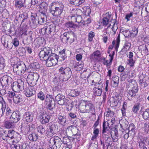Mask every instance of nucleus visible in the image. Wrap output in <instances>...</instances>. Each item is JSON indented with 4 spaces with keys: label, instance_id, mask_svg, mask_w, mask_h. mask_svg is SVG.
Listing matches in <instances>:
<instances>
[{
    "label": "nucleus",
    "instance_id": "obj_53",
    "mask_svg": "<svg viewBox=\"0 0 149 149\" xmlns=\"http://www.w3.org/2000/svg\"><path fill=\"white\" fill-rule=\"evenodd\" d=\"M21 18H23V19L22 22V23L25 20L27 19L28 15L27 13H24L21 15Z\"/></svg>",
    "mask_w": 149,
    "mask_h": 149
},
{
    "label": "nucleus",
    "instance_id": "obj_36",
    "mask_svg": "<svg viewBox=\"0 0 149 149\" xmlns=\"http://www.w3.org/2000/svg\"><path fill=\"white\" fill-rule=\"evenodd\" d=\"M31 20L33 23L34 25H36L38 23L39 18L37 17L36 15H32L31 16Z\"/></svg>",
    "mask_w": 149,
    "mask_h": 149
},
{
    "label": "nucleus",
    "instance_id": "obj_29",
    "mask_svg": "<svg viewBox=\"0 0 149 149\" xmlns=\"http://www.w3.org/2000/svg\"><path fill=\"white\" fill-rule=\"evenodd\" d=\"M15 5L16 8L19 9L24 7V2L21 0H15Z\"/></svg>",
    "mask_w": 149,
    "mask_h": 149
},
{
    "label": "nucleus",
    "instance_id": "obj_54",
    "mask_svg": "<svg viewBox=\"0 0 149 149\" xmlns=\"http://www.w3.org/2000/svg\"><path fill=\"white\" fill-rule=\"evenodd\" d=\"M6 106L1 107V109H0V118L2 117L4 114V112Z\"/></svg>",
    "mask_w": 149,
    "mask_h": 149
},
{
    "label": "nucleus",
    "instance_id": "obj_12",
    "mask_svg": "<svg viewBox=\"0 0 149 149\" xmlns=\"http://www.w3.org/2000/svg\"><path fill=\"white\" fill-rule=\"evenodd\" d=\"M138 91V87L137 86H134L130 89L127 94L128 99L130 100H132V97L136 95V93Z\"/></svg>",
    "mask_w": 149,
    "mask_h": 149
},
{
    "label": "nucleus",
    "instance_id": "obj_50",
    "mask_svg": "<svg viewBox=\"0 0 149 149\" xmlns=\"http://www.w3.org/2000/svg\"><path fill=\"white\" fill-rule=\"evenodd\" d=\"M106 116L107 117H111L113 116V114L112 111L108 109L105 112Z\"/></svg>",
    "mask_w": 149,
    "mask_h": 149
},
{
    "label": "nucleus",
    "instance_id": "obj_4",
    "mask_svg": "<svg viewBox=\"0 0 149 149\" xmlns=\"http://www.w3.org/2000/svg\"><path fill=\"white\" fill-rule=\"evenodd\" d=\"M26 70L24 64L19 63L15 64L13 67V70L17 75H21L24 74Z\"/></svg>",
    "mask_w": 149,
    "mask_h": 149
},
{
    "label": "nucleus",
    "instance_id": "obj_58",
    "mask_svg": "<svg viewBox=\"0 0 149 149\" xmlns=\"http://www.w3.org/2000/svg\"><path fill=\"white\" fill-rule=\"evenodd\" d=\"M130 31H129L127 29H125L123 31H122L123 34L125 37H130Z\"/></svg>",
    "mask_w": 149,
    "mask_h": 149
},
{
    "label": "nucleus",
    "instance_id": "obj_60",
    "mask_svg": "<svg viewBox=\"0 0 149 149\" xmlns=\"http://www.w3.org/2000/svg\"><path fill=\"white\" fill-rule=\"evenodd\" d=\"M69 35H70L69 33L66 32L64 33H63V36L62 39V41H64V42H65V40H67Z\"/></svg>",
    "mask_w": 149,
    "mask_h": 149
},
{
    "label": "nucleus",
    "instance_id": "obj_57",
    "mask_svg": "<svg viewBox=\"0 0 149 149\" xmlns=\"http://www.w3.org/2000/svg\"><path fill=\"white\" fill-rule=\"evenodd\" d=\"M86 72V75L84 77L85 78H88L90 76V75L92 74V72L90 71V70H86V71L85 72H84L83 73L84 74H85V73Z\"/></svg>",
    "mask_w": 149,
    "mask_h": 149
},
{
    "label": "nucleus",
    "instance_id": "obj_27",
    "mask_svg": "<svg viewBox=\"0 0 149 149\" xmlns=\"http://www.w3.org/2000/svg\"><path fill=\"white\" fill-rule=\"evenodd\" d=\"M81 11L85 15L88 16L89 15L91 12L90 7L88 6H85L83 7Z\"/></svg>",
    "mask_w": 149,
    "mask_h": 149
},
{
    "label": "nucleus",
    "instance_id": "obj_44",
    "mask_svg": "<svg viewBox=\"0 0 149 149\" xmlns=\"http://www.w3.org/2000/svg\"><path fill=\"white\" fill-rule=\"evenodd\" d=\"M128 129L129 132H131L134 133L135 130V127L133 123H132L129 125Z\"/></svg>",
    "mask_w": 149,
    "mask_h": 149
},
{
    "label": "nucleus",
    "instance_id": "obj_32",
    "mask_svg": "<svg viewBox=\"0 0 149 149\" xmlns=\"http://www.w3.org/2000/svg\"><path fill=\"white\" fill-rule=\"evenodd\" d=\"M139 108L140 104L139 103H137L134 105L132 108V114H137Z\"/></svg>",
    "mask_w": 149,
    "mask_h": 149
},
{
    "label": "nucleus",
    "instance_id": "obj_30",
    "mask_svg": "<svg viewBox=\"0 0 149 149\" xmlns=\"http://www.w3.org/2000/svg\"><path fill=\"white\" fill-rule=\"evenodd\" d=\"M14 123L10 119L9 121H6L4 122V126L7 128H10L14 126Z\"/></svg>",
    "mask_w": 149,
    "mask_h": 149
},
{
    "label": "nucleus",
    "instance_id": "obj_17",
    "mask_svg": "<svg viewBox=\"0 0 149 149\" xmlns=\"http://www.w3.org/2000/svg\"><path fill=\"white\" fill-rule=\"evenodd\" d=\"M46 3L45 2H42L41 4V6L43 7V8L45 10L44 11H42L41 12L42 15L40 17V19L42 20V22H44L45 18L47 19V15H46V11H47V6L45 5H46Z\"/></svg>",
    "mask_w": 149,
    "mask_h": 149
},
{
    "label": "nucleus",
    "instance_id": "obj_5",
    "mask_svg": "<svg viewBox=\"0 0 149 149\" xmlns=\"http://www.w3.org/2000/svg\"><path fill=\"white\" fill-rule=\"evenodd\" d=\"M59 73L62 74L64 79L68 80L70 78L72 75L71 69L68 67H61L59 69Z\"/></svg>",
    "mask_w": 149,
    "mask_h": 149
},
{
    "label": "nucleus",
    "instance_id": "obj_33",
    "mask_svg": "<svg viewBox=\"0 0 149 149\" xmlns=\"http://www.w3.org/2000/svg\"><path fill=\"white\" fill-rule=\"evenodd\" d=\"M74 34L73 33H70L68 37L67 40H65V42L67 43L68 41L71 44L74 41Z\"/></svg>",
    "mask_w": 149,
    "mask_h": 149
},
{
    "label": "nucleus",
    "instance_id": "obj_2",
    "mask_svg": "<svg viewBox=\"0 0 149 149\" xmlns=\"http://www.w3.org/2000/svg\"><path fill=\"white\" fill-rule=\"evenodd\" d=\"M64 6L62 3L54 2L49 6V11L54 16H58L62 13Z\"/></svg>",
    "mask_w": 149,
    "mask_h": 149
},
{
    "label": "nucleus",
    "instance_id": "obj_18",
    "mask_svg": "<svg viewBox=\"0 0 149 149\" xmlns=\"http://www.w3.org/2000/svg\"><path fill=\"white\" fill-rule=\"evenodd\" d=\"M70 3L76 6H78L84 3L85 0H68Z\"/></svg>",
    "mask_w": 149,
    "mask_h": 149
},
{
    "label": "nucleus",
    "instance_id": "obj_3",
    "mask_svg": "<svg viewBox=\"0 0 149 149\" xmlns=\"http://www.w3.org/2000/svg\"><path fill=\"white\" fill-rule=\"evenodd\" d=\"M39 75L37 74L31 73L28 75L26 81L29 85L33 86L36 84Z\"/></svg>",
    "mask_w": 149,
    "mask_h": 149
},
{
    "label": "nucleus",
    "instance_id": "obj_31",
    "mask_svg": "<svg viewBox=\"0 0 149 149\" xmlns=\"http://www.w3.org/2000/svg\"><path fill=\"white\" fill-rule=\"evenodd\" d=\"M38 135L36 133L33 132L29 134L28 137L30 140L36 141L38 140Z\"/></svg>",
    "mask_w": 149,
    "mask_h": 149
},
{
    "label": "nucleus",
    "instance_id": "obj_37",
    "mask_svg": "<svg viewBox=\"0 0 149 149\" xmlns=\"http://www.w3.org/2000/svg\"><path fill=\"white\" fill-rule=\"evenodd\" d=\"M40 116V122L42 124H46L47 123L46 114L44 113L42 114Z\"/></svg>",
    "mask_w": 149,
    "mask_h": 149
},
{
    "label": "nucleus",
    "instance_id": "obj_40",
    "mask_svg": "<svg viewBox=\"0 0 149 149\" xmlns=\"http://www.w3.org/2000/svg\"><path fill=\"white\" fill-rule=\"evenodd\" d=\"M131 45L129 42H126L124 44L123 48L122 49L123 51H127L131 47Z\"/></svg>",
    "mask_w": 149,
    "mask_h": 149
},
{
    "label": "nucleus",
    "instance_id": "obj_43",
    "mask_svg": "<svg viewBox=\"0 0 149 149\" xmlns=\"http://www.w3.org/2000/svg\"><path fill=\"white\" fill-rule=\"evenodd\" d=\"M15 133V132L14 130H9L8 132L7 136L9 138L11 139L14 138Z\"/></svg>",
    "mask_w": 149,
    "mask_h": 149
},
{
    "label": "nucleus",
    "instance_id": "obj_6",
    "mask_svg": "<svg viewBox=\"0 0 149 149\" xmlns=\"http://www.w3.org/2000/svg\"><path fill=\"white\" fill-rule=\"evenodd\" d=\"M103 86V84L102 81L96 82L95 84L93 91L95 96H100L101 95Z\"/></svg>",
    "mask_w": 149,
    "mask_h": 149
},
{
    "label": "nucleus",
    "instance_id": "obj_15",
    "mask_svg": "<svg viewBox=\"0 0 149 149\" xmlns=\"http://www.w3.org/2000/svg\"><path fill=\"white\" fill-rule=\"evenodd\" d=\"M1 41L3 46L7 49H12L11 46L9 45H8V40L7 37L3 36L1 38Z\"/></svg>",
    "mask_w": 149,
    "mask_h": 149
},
{
    "label": "nucleus",
    "instance_id": "obj_55",
    "mask_svg": "<svg viewBox=\"0 0 149 149\" xmlns=\"http://www.w3.org/2000/svg\"><path fill=\"white\" fill-rule=\"evenodd\" d=\"M16 95L14 91H9L8 92V95L9 97L13 98V97H15Z\"/></svg>",
    "mask_w": 149,
    "mask_h": 149
},
{
    "label": "nucleus",
    "instance_id": "obj_26",
    "mask_svg": "<svg viewBox=\"0 0 149 149\" xmlns=\"http://www.w3.org/2000/svg\"><path fill=\"white\" fill-rule=\"evenodd\" d=\"M143 118L145 120H149V108H148L143 111L142 113Z\"/></svg>",
    "mask_w": 149,
    "mask_h": 149
},
{
    "label": "nucleus",
    "instance_id": "obj_1",
    "mask_svg": "<svg viewBox=\"0 0 149 149\" xmlns=\"http://www.w3.org/2000/svg\"><path fill=\"white\" fill-rule=\"evenodd\" d=\"M79 108V111L81 113H90L93 115L95 114V107L91 101H81Z\"/></svg>",
    "mask_w": 149,
    "mask_h": 149
},
{
    "label": "nucleus",
    "instance_id": "obj_20",
    "mask_svg": "<svg viewBox=\"0 0 149 149\" xmlns=\"http://www.w3.org/2000/svg\"><path fill=\"white\" fill-rule=\"evenodd\" d=\"M33 117V115L28 112H25L23 116V118L26 121L29 122H30L32 121Z\"/></svg>",
    "mask_w": 149,
    "mask_h": 149
},
{
    "label": "nucleus",
    "instance_id": "obj_25",
    "mask_svg": "<svg viewBox=\"0 0 149 149\" xmlns=\"http://www.w3.org/2000/svg\"><path fill=\"white\" fill-rule=\"evenodd\" d=\"M34 93L35 91H33L31 89H30L28 88H26L24 91V93L28 97H29L32 96Z\"/></svg>",
    "mask_w": 149,
    "mask_h": 149
},
{
    "label": "nucleus",
    "instance_id": "obj_28",
    "mask_svg": "<svg viewBox=\"0 0 149 149\" xmlns=\"http://www.w3.org/2000/svg\"><path fill=\"white\" fill-rule=\"evenodd\" d=\"M108 122H104L103 123V131L102 133H104L106 132L107 130H109V128L110 127L109 126L110 123V121L108 120Z\"/></svg>",
    "mask_w": 149,
    "mask_h": 149
},
{
    "label": "nucleus",
    "instance_id": "obj_59",
    "mask_svg": "<svg viewBox=\"0 0 149 149\" xmlns=\"http://www.w3.org/2000/svg\"><path fill=\"white\" fill-rule=\"evenodd\" d=\"M143 128L145 130V132L147 133L149 130V124L148 123H145Z\"/></svg>",
    "mask_w": 149,
    "mask_h": 149
},
{
    "label": "nucleus",
    "instance_id": "obj_63",
    "mask_svg": "<svg viewBox=\"0 0 149 149\" xmlns=\"http://www.w3.org/2000/svg\"><path fill=\"white\" fill-rule=\"evenodd\" d=\"M128 64L130 66L132 67L134 65V61L132 59L127 60Z\"/></svg>",
    "mask_w": 149,
    "mask_h": 149
},
{
    "label": "nucleus",
    "instance_id": "obj_8",
    "mask_svg": "<svg viewBox=\"0 0 149 149\" xmlns=\"http://www.w3.org/2000/svg\"><path fill=\"white\" fill-rule=\"evenodd\" d=\"M13 89L14 91H18L24 89V82L22 80L19 79L17 82L13 83Z\"/></svg>",
    "mask_w": 149,
    "mask_h": 149
},
{
    "label": "nucleus",
    "instance_id": "obj_48",
    "mask_svg": "<svg viewBox=\"0 0 149 149\" xmlns=\"http://www.w3.org/2000/svg\"><path fill=\"white\" fill-rule=\"evenodd\" d=\"M5 66L4 59L3 58H1L0 60V70H3Z\"/></svg>",
    "mask_w": 149,
    "mask_h": 149
},
{
    "label": "nucleus",
    "instance_id": "obj_7",
    "mask_svg": "<svg viewBox=\"0 0 149 149\" xmlns=\"http://www.w3.org/2000/svg\"><path fill=\"white\" fill-rule=\"evenodd\" d=\"M47 56H50L51 58V61L53 66L57 64L59 58V56L55 54L52 53L51 49L49 47L47 48Z\"/></svg>",
    "mask_w": 149,
    "mask_h": 149
},
{
    "label": "nucleus",
    "instance_id": "obj_21",
    "mask_svg": "<svg viewBox=\"0 0 149 149\" xmlns=\"http://www.w3.org/2000/svg\"><path fill=\"white\" fill-rule=\"evenodd\" d=\"M13 101L17 104L20 103H22L23 101V98L22 96L19 95H16L15 97L13 98Z\"/></svg>",
    "mask_w": 149,
    "mask_h": 149
},
{
    "label": "nucleus",
    "instance_id": "obj_51",
    "mask_svg": "<svg viewBox=\"0 0 149 149\" xmlns=\"http://www.w3.org/2000/svg\"><path fill=\"white\" fill-rule=\"evenodd\" d=\"M83 65L81 63H79V62L77 63L74 65V68H79L78 70H81L83 67Z\"/></svg>",
    "mask_w": 149,
    "mask_h": 149
},
{
    "label": "nucleus",
    "instance_id": "obj_61",
    "mask_svg": "<svg viewBox=\"0 0 149 149\" xmlns=\"http://www.w3.org/2000/svg\"><path fill=\"white\" fill-rule=\"evenodd\" d=\"M49 56L47 59V67H51L53 66V64L51 61V58L50 57V56Z\"/></svg>",
    "mask_w": 149,
    "mask_h": 149
},
{
    "label": "nucleus",
    "instance_id": "obj_52",
    "mask_svg": "<svg viewBox=\"0 0 149 149\" xmlns=\"http://www.w3.org/2000/svg\"><path fill=\"white\" fill-rule=\"evenodd\" d=\"M13 44L14 46L17 47L19 45V41L17 38H14L12 41Z\"/></svg>",
    "mask_w": 149,
    "mask_h": 149
},
{
    "label": "nucleus",
    "instance_id": "obj_13",
    "mask_svg": "<svg viewBox=\"0 0 149 149\" xmlns=\"http://www.w3.org/2000/svg\"><path fill=\"white\" fill-rule=\"evenodd\" d=\"M120 42V36H118L116 39L113 41L112 45L109 47V48L111 49H113V48L115 49L117 51L118 49L119 46Z\"/></svg>",
    "mask_w": 149,
    "mask_h": 149
},
{
    "label": "nucleus",
    "instance_id": "obj_56",
    "mask_svg": "<svg viewBox=\"0 0 149 149\" xmlns=\"http://www.w3.org/2000/svg\"><path fill=\"white\" fill-rule=\"evenodd\" d=\"M95 35L94 32L91 31L89 33L88 40L90 41H91L93 39V38L94 36Z\"/></svg>",
    "mask_w": 149,
    "mask_h": 149
},
{
    "label": "nucleus",
    "instance_id": "obj_9",
    "mask_svg": "<svg viewBox=\"0 0 149 149\" xmlns=\"http://www.w3.org/2000/svg\"><path fill=\"white\" fill-rule=\"evenodd\" d=\"M21 113L18 111L13 112L10 117V119L14 123L18 122L21 119Z\"/></svg>",
    "mask_w": 149,
    "mask_h": 149
},
{
    "label": "nucleus",
    "instance_id": "obj_24",
    "mask_svg": "<svg viewBox=\"0 0 149 149\" xmlns=\"http://www.w3.org/2000/svg\"><path fill=\"white\" fill-rule=\"evenodd\" d=\"M35 128V125L31 123L27 124L25 127V131L28 133L33 130Z\"/></svg>",
    "mask_w": 149,
    "mask_h": 149
},
{
    "label": "nucleus",
    "instance_id": "obj_35",
    "mask_svg": "<svg viewBox=\"0 0 149 149\" xmlns=\"http://www.w3.org/2000/svg\"><path fill=\"white\" fill-rule=\"evenodd\" d=\"M80 93V91L76 89L75 90H72L70 93V95L72 97H75L78 95Z\"/></svg>",
    "mask_w": 149,
    "mask_h": 149
},
{
    "label": "nucleus",
    "instance_id": "obj_46",
    "mask_svg": "<svg viewBox=\"0 0 149 149\" xmlns=\"http://www.w3.org/2000/svg\"><path fill=\"white\" fill-rule=\"evenodd\" d=\"M54 128V126L53 125H51L49 127V129L48 130V132H49V136L50 137H51L53 136V133L54 132H53V129Z\"/></svg>",
    "mask_w": 149,
    "mask_h": 149
},
{
    "label": "nucleus",
    "instance_id": "obj_14",
    "mask_svg": "<svg viewBox=\"0 0 149 149\" xmlns=\"http://www.w3.org/2000/svg\"><path fill=\"white\" fill-rule=\"evenodd\" d=\"M139 82L141 87L144 88L149 84V81L147 78L140 76L139 77Z\"/></svg>",
    "mask_w": 149,
    "mask_h": 149
},
{
    "label": "nucleus",
    "instance_id": "obj_45",
    "mask_svg": "<svg viewBox=\"0 0 149 149\" xmlns=\"http://www.w3.org/2000/svg\"><path fill=\"white\" fill-rule=\"evenodd\" d=\"M37 130L38 132L41 134H43L45 131L44 127L42 126H40L37 127Z\"/></svg>",
    "mask_w": 149,
    "mask_h": 149
},
{
    "label": "nucleus",
    "instance_id": "obj_42",
    "mask_svg": "<svg viewBox=\"0 0 149 149\" xmlns=\"http://www.w3.org/2000/svg\"><path fill=\"white\" fill-rule=\"evenodd\" d=\"M33 0H24V4L25 5V6L29 8H30L32 4Z\"/></svg>",
    "mask_w": 149,
    "mask_h": 149
},
{
    "label": "nucleus",
    "instance_id": "obj_41",
    "mask_svg": "<svg viewBox=\"0 0 149 149\" xmlns=\"http://www.w3.org/2000/svg\"><path fill=\"white\" fill-rule=\"evenodd\" d=\"M135 72L134 70H130L129 71L127 74V77L129 79H130L131 80V79L134 76V75H135Z\"/></svg>",
    "mask_w": 149,
    "mask_h": 149
},
{
    "label": "nucleus",
    "instance_id": "obj_22",
    "mask_svg": "<svg viewBox=\"0 0 149 149\" xmlns=\"http://www.w3.org/2000/svg\"><path fill=\"white\" fill-rule=\"evenodd\" d=\"M111 17V15L109 14H106V16L104 17L102 19V22L103 25L107 26V25L109 24V26H111V24L109 23Z\"/></svg>",
    "mask_w": 149,
    "mask_h": 149
},
{
    "label": "nucleus",
    "instance_id": "obj_10",
    "mask_svg": "<svg viewBox=\"0 0 149 149\" xmlns=\"http://www.w3.org/2000/svg\"><path fill=\"white\" fill-rule=\"evenodd\" d=\"M115 54V52L113 51L112 53L109 54V60H106L105 58L104 59L103 64L104 65H106L107 68L108 70H109V69L110 68V65L111 64Z\"/></svg>",
    "mask_w": 149,
    "mask_h": 149
},
{
    "label": "nucleus",
    "instance_id": "obj_39",
    "mask_svg": "<svg viewBox=\"0 0 149 149\" xmlns=\"http://www.w3.org/2000/svg\"><path fill=\"white\" fill-rule=\"evenodd\" d=\"M58 122L59 123L63 125L66 122V119L65 117L59 115L58 117Z\"/></svg>",
    "mask_w": 149,
    "mask_h": 149
},
{
    "label": "nucleus",
    "instance_id": "obj_38",
    "mask_svg": "<svg viewBox=\"0 0 149 149\" xmlns=\"http://www.w3.org/2000/svg\"><path fill=\"white\" fill-rule=\"evenodd\" d=\"M138 33V31L137 29L135 27H133L132 28V30L130 31V37H134Z\"/></svg>",
    "mask_w": 149,
    "mask_h": 149
},
{
    "label": "nucleus",
    "instance_id": "obj_47",
    "mask_svg": "<svg viewBox=\"0 0 149 149\" xmlns=\"http://www.w3.org/2000/svg\"><path fill=\"white\" fill-rule=\"evenodd\" d=\"M6 104L2 97L0 96V106L1 107L6 106Z\"/></svg>",
    "mask_w": 149,
    "mask_h": 149
},
{
    "label": "nucleus",
    "instance_id": "obj_23",
    "mask_svg": "<svg viewBox=\"0 0 149 149\" xmlns=\"http://www.w3.org/2000/svg\"><path fill=\"white\" fill-rule=\"evenodd\" d=\"M101 56V54L100 52L97 50L94 52L91 55V58L93 60H97L98 58L100 57Z\"/></svg>",
    "mask_w": 149,
    "mask_h": 149
},
{
    "label": "nucleus",
    "instance_id": "obj_64",
    "mask_svg": "<svg viewBox=\"0 0 149 149\" xmlns=\"http://www.w3.org/2000/svg\"><path fill=\"white\" fill-rule=\"evenodd\" d=\"M12 149H20V147L19 145L18 144H14L12 145Z\"/></svg>",
    "mask_w": 149,
    "mask_h": 149
},
{
    "label": "nucleus",
    "instance_id": "obj_19",
    "mask_svg": "<svg viewBox=\"0 0 149 149\" xmlns=\"http://www.w3.org/2000/svg\"><path fill=\"white\" fill-rule=\"evenodd\" d=\"M45 48L43 50L41 51L39 53V56L40 60L45 61V64H47V53L45 50Z\"/></svg>",
    "mask_w": 149,
    "mask_h": 149
},
{
    "label": "nucleus",
    "instance_id": "obj_16",
    "mask_svg": "<svg viewBox=\"0 0 149 149\" xmlns=\"http://www.w3.org/2000/svg\"><path fill=\"white\" fill-rule=\"evenodd\" d=\"M78 27V26L77 25L73 23L72 22H69L65 23V29L67 30H68Z\"/></svg>",
    "mask_w": 149,
    "mask_h": 149
},
{
    "label": "nucleus",
    "instance_id": "obj_11",
    "mask_svg": "<svg viewBox=\"0 0 149 149\" xmlns=\"http://www.w3.org/2000/svg\"><path fill=\"white\" fill-rule=\"evenodd\" d=\"M11 80L10 77L7 75H4L1 79V83L3 86H6L10 84Z\"/></svg>",
    "mask_w": 149,
    "mask_h": 149
},
{
    "label": "nucleus",
    "instance_id": "obj_34",
    "mask_svg": "<svg viewBox=\"0 0 149 149\" xmlns=\"http://www.w3.org/2000/svg\"><path fill=\"white\" fill-rule=\"evenodd\" d=\"M114 132V135H112L111 133V136L113 140V142H115L117 141L118 139V131L117 130L115 129L113 131Z\"/></svg>",
    "mask_w": 149,
    "mask_h": 149
},
{
    "label": "nucleus",
    "instance_id": "obj_62",
    "mask_svg": "<svg viewBox=\"0 0 149 149\" xmlns=\"http://www.w3.org/2000/svg\"><path fill=\"white\" fill-rule=\"evenodd\" d=\"M12 113V111L9 107H7L6 108V116H9Z\"/></svg>",
    "mask_w": 149,
    "mask_h": 149
},
{
    "label": "nucleus",
    "instance_id": "obj_49",
    "mask_svg": "<svg viewBox=\"0 0 149 149\" xmlns=\"http://www.w3.org/2000/svg\"><path fill=\"white\" fill-rule=\"evenodd\" d=\"M45 95L42 91H40L38 94V97L41 100H43L45 99Z\"/></svg>",
    "mask_w": 149,
    "mask_h": 149
}]
</instances>
